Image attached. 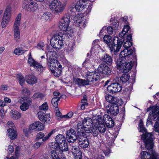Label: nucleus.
Returning a JSON list of instances; mask_svg holds the SVG:
<instances>
[{"label": "nucleus", "mask_w": 159, "mask_h": 159, "mask_svg": "<svg viewBox=\"0 0 159 159\" xmlns=\"http://www.w3.org/2000/svg\"><path fill=\"white\" fill-rule=\"evenodd\" d=\"M135 57L132 50L128 51L125 49L122 51L120 53V58L116 62V66L117 69L122 73L129 72L133 66L131 60Z\"/></svg>", "instance_id": "f257e3e1"}, {"label": "nucleus", "mask_w": 159, "mask_h": 159, "mask_svg": "<svg viewBox=\"0 0 159 159\" xmlns=\"http://www.w3.org/2000/svg\"><path fill=\"white\" fill-rule=\"evenodd\" d=\"M70 22L69 16L65 15L60 19L58 24L59 29L63 31L68 38L71 37L74 32L73 29L70 26Z\"/></svg>", "instance_id": "f03ea898"}, {"label": "nucleus", "mask_w": 159, "mask_h": 159, "mask_svg": "<svg viewBox=\"0 0 159 159\" xmlns=\"http://www.w3.org/2000/svg\"><path fill=\"white\" fill-rule=\"evenodd\" d=\"M139 132L145 133V134H143L141 136L142 139L143 140L145 144V147L148 150L152 149L153 147V135L150 133H146V130L143 127V124L141 120L139 125Z\"/></svg>", "instance_id": "7ed1b4c3"}, {"label": "nucleus", "mask_w": 159, "mask_h": 159, "mask_svg": "<svg viewBox=\"0 0 159 159\" xmlns=\"http://www.w3.org/2000/svg\"><path fill=\"white\" fill-rule=\"evenodd\" d=\"M111 37L108 35H105L103 38L104 41L106 43L110 48L111 52L114 51L116 54L119 52L121 48L122 42H119L118 38L117 37H115L114 38V46L112 44V40Z\"/></svg>", "instance_id": "20e7f679"}, {"label": "nucleus", "mask_w": 159, "mask_h": 159, "mask_svg": "<svg viewBox=\"0 0 159 159\" xmlns=\"http://www.w3.org/2000/svg\"><path fill=\"white\" fill-rule=\"evenodd\" d=\"M63 34L59 33L54 34L51 38L50 43L51 46L57 49H60L64 46Z\"/></svg>", "instance_id": "39448f33"}, {"label": "nucleus", "mask_w": 159, "mask_h": 159, "mask_svg": "<svg viewBox=\"0 0 159 159\" xmlns=\"http://www.w3.org/2000/svg\"><path fill=\"white\" fill-rule=\"evenodd\" d=\"M65 5L57 0H53L49 4V7L55 14L59 15L64 10Z\"/></svg>", "instance_id": "423d86ee"}, {"label": "nucleus", "mask_w": 159, "mask_h": 159, "mask_svg": "<svg viewBox=\"0 0 159 159\" xmlns=\"http://www.w3.org/2000/svg\"><path fill=\"white\" fill-rule=\"evenodd\" d=\"M22 14H18L16 17L14 23L12 31L14 34V39L16 42H18L20 39V31L19 29L21 23Z\"/></svg>", "instance_id": "0eeeda50"}, {"label": "nucleus", "mask_w": 159, "mask_h": 159, "mask_svg": "<svg viewBox=\"0 0 159 159\" xmlns=\"http://www.w3.org/2000/svg\"><path fill=\"white\" fill-rule=\"evenodd\" d=\"M22 8L30 12H35L38 7L37 3L32 0H24L22 2Z\"/></svg>", "instance_id": "6e6552de"}, {"label": "nucleus", "mask_w": 159, "mask_h": 159, "mask_svg": "<svg viewBox=\"0 0 159 159\" xmlns=\"http://www.w3.org/2000/svg\"><path fill=\"white\" fill-rule=\"evenodd\" d=\"M85 79L87 80L89 85L95 84L99 81L100 75L96 71L87 72L85 75Z\"/></svg>", "instance_id": "1a4fd4ad"}, {"label": "nucleus", "mask_w": 159, "mask_h": 159, "mask_svg": "<svg viewBox=\"0 0 159 159\" xmlns=\"http://www.w3.org/2000/svg\"><path fill=\"white\" fill-rule=\"evenodd\" d=\"M152 111L150 114V115L152 117L154 121H157L155 123L154 130L156 132H159V108L158 107L154 106L152 108Z\"/></svg>", "instance_id": "9d476101"}, {"label": "nucleus", "mask_w": 159, "mask_h": 159, "mask_svg": "<svg viewBox=\"0 0 159 159\" xmlns=\"http://www.w3.org/2000/svg\"><path fill=\"white\" fill-rule=\"evenodd\" d=\"M74 22L76 23V25L80 28H84L87 23V20L83 14H77L73 18Z\"/></svg>", "instance_id": "9b49d317"}, {"label": "nucleus", "mask_w": 159, "mask_h": 159, "mask_svg": "<svg viewBox=\"0 0 159 159\" xmlns=\"http://www.w3.org/2000/svg\"><path fill=\"white\" fill-rule=\"evenodd\" d=\"M77 139L79 144L81 147L84 148L88 147L89 144V141L84 133L81 132L80 133Z\"/></svg>", "instance_id": "f8f14e48"}, {"label": "nucleus", "mask_w": 159, "mask_h": 159, "mask_svg": "<svg viewBox=\"0 0 159 159\" xmlns=\"http://www.w3.org/2000/svg\"><path fill=\"white\" fill-rule=\"evenodd\" d=\"M28 63L30 66L38 70V71L41 72L44 70L43 67L38 62L35 61L33 59L31 56V53L28 57Z\"/></svg>", "instance_id": "ddd939ff"}, {"label": "nucleus", "mask_w": 159, "mask_h": 159, "mask_svg": "<svg viewBox=\"0 0 159 159\" xmlns=\"http://www.w3.org/2000/svg\"><path fill=\"white\" fill-rule=\"evenodd\" d=\"M121 85L118 83H113L108 86L107 91L112 93L120 92L122 89Z\"/></svg>", "instance_id": "4468645a"}, {"label": "nucleus", "mask_w": 159, "mask_h": 159, "mask_svg": "<svg viewBox=\"0 0 159 159\" xmlns=\"http://www.w3.org/2000/svg\"><path fill=\"white\" fill-rule=\"evenodd\" d=\"M19 101L20 102H23L20 106V108L21 110L24 111L28 109L31 103V100L27 97L21 98Z\"/></svg>", "instance_id": "2eb2a0df"}, {"label": "nucleus", "mask_w": 159, "mask_h": 159, "mask_svg": "<svg viewBox=\"0 0 159 159\" xmlns=\"http://www.w3.org/2000/svg\"><path fill=\"white\" fill-rule=\"evenodd\" d=\"M66 138L68 142L74 143L77 139L75 131L70 129L66 132Z\"/></svg>", "instance_id": "dca6fc26"}, {"label": "nucleus", "mask_w": 159, "mask_h": 159, "mask_svg": "<svg viewBox=\"0 0 159 159\" xmlns=\"http://www.w3.org/2000/svg\"><path fill=\"white\" fill-rule=\"evenodd\" d=\"M96 122L95 124L97 125V129L99 132L101 134L104 133L106 130V128L102 119L101 117H98V118L96 119L93 122L96 123Z\"/></svg>", "instance_id": "f3484780"}, {"label": "nucleus", "mask_w": 159, "mask_h": 159, "mask_svg": "<svg viewBox=\"0 0 159 159\" xmlns=\"http://www.w3.org/2000/svg\"><path fill=\"white\" fill-rule=\"evenodd\" d=\"M98 73L103 74L109 75L111 72L110 68L105 64H100L98 68Z\"/></svg>", "instance_id": "a211bd4d"}, {"label": "nucleus", "mask_w": 159, "mask_h": 159, "mask_svg": "<svg viewBox=\"0 0 159 159\" xmlns=\"http://www.w3.org/2000/svg\"><path fill=\"white\" fill-rule=\"evenodd\" d=\"M30 130L40 131L44 129L43 124L39 121H36L31 124L29 127Z\"/></svg>", "instance_id": "6ab92c4d"}, {"label": "nucleus", "mask_w": 159, "mask_h": 159, "mask_svg": "<svg viewBox=\"0 0 159 159\" xmlns=\"http://www.w3.org/2000/svg\"><path fill=\"white\" fill-rule=\"evenodd\" d=\"M103 120V123H105L106 126L108 128H111L114 125V122L111 118L108 115L106 114L104 115L103 118H101Z\"/></svg>", "instance_id": "aec40b11"}, {"label": "nucleus", "mask_w": 159, "mask_h": 159, "mask_svg": "<svg viewBox=\"0 0 159 159\" xmlns=\"http://www.w3.org/2000/svg\"><path fill=\"white\" fill-rule=\"evenodd\" d=\"M75 5L76 10L79 12L83 11L87 7L85 2L82 0L78 1Z\"/></svg>", "instance_id": "412c9836"}, {"label": "nucleus", "mask_w": 159, "mask_h": 159, "mask_svg": "<svg viewBox=\"0 0 159 159\" xmlns=\"http://www.w3.org/2000/svg\"><path fill=\"white\" fill-rule=\"evenodd\" d=\"M73 82L80 87L89 85L87 80L86 79H82L79 78H73Z\"/></svg>", "instance_id": "4be33fe9"}, {"label": "nucleus", "mask_w": 159, "mask_h": 159, "mask_svg": "<svg viewBox=\"0 0 159 159\" xmlns=\"http://www.w3.org/2000/svg\"><path fill=\"white\" fill-rule=\"evenodd\" d=\"M38 114L39 119L43 122H47L49 121L50 117L49 114H45L41 111L39 112Z\"/></svg>", "instance_id": "5701e85b"}, {"label": "nucleus", "mask_w": 159, "mask_h": 159, "mask_svg": "<svg viewBox=\"0 0 159 159\" xmlns=\"http://www.w3.org/2000/svg\"><path fill=\"white\" fill-rule=\"evenodd\" d=\"M25 80L27 84L33 85L35 84L37 82L36 77L31 75H27L25 77Z\"/></svg>", "instance_id": "b1692460"}, {"label": "nucleus", "mask_w": 159, "mask_h": 159, "mask_svg": "<svg viewBox=\"0 0 159 159\" xmlns=\"http://www.w3.org/2000/svg\"><path fill=\"white\" fill-rule=\"evenodd\" d=\"M119 112V107H117V106L116 105H112L108 111V113L109 114L110 113L115 116L118 114Z\"/></svg>", "instance_id": "393cba45"}, {"label": "nucleus", "mask_w": 159, "mask_h": 159, "mask_svg": "<svg viewBox=\"0 0 159 159\" xmlns=\"http://www.w3.org/2000/svg\"><path fill=\"white\" fill-rule=\"evenodd\" d=\"M96 119H94L93 120L90 118L89 117H87L85 118L83 121V124L85 126H88L89 127L92 126V127L93 126H95L96 125L95 124L96 123L94 122V121Z\"/></svg>", "instance_id": "a878e982"}, {"label": "nucleus", "mask_w": 159, "mask_h": 159, "mask_svg": "<svg viewBox=\"0 0 159 159\" xmlns=\"http://www.w3.org/2000/svg\"><path fill=\"white\" fill-rule=\"evenodd\" d=\"M17 133L16 127L12 122H11V139H15L17 137Z\"/></svg>", "instance_id": "bb28decb"}, {"label": "nucleus", "mask_w": 159, "mask_h": 159, "mask_svg": "<svg viewBox=\"0 0 159 159\" xmlns=\"http://www.w3.org/2000/svg\"><path fill=\"white\" fill-rule=\"evenodd\" d=\"M101 60L108 65H111L112 62L111 57L107 54H105L101 57Z\"/></svg>", "instance_id": "cd10ccee"}, {"label": "nucleus", "mask_w": 159, "mask_h": 159, "mask_svg": "<svg viewBox=\"0 0 159 159\" xmlns=\"http://www.w3.org/2000/svg\"><path fill=\"white\" fill-rule=\"evenodd\" d=\"M55 141L57 143V145L66 142L65 137L63 135L60 134L56 136Z\"/></svg>", "instance_id": "c85d7f7f"}, {"label": "nucleus", "mask_w": 159, "mask_h": 159, "mask_svg": "<svg viewBox=\"0 0 159 159\" xmlns=\"http://www.w3.org/2000/svg\"><path fill=\"white\" fill-rule=\"evenodd\" d=\"M50 70L54 76L58 77L61 75L62 72L61 66L60 65L59 66H58V67H56V68H55L54 69H53L52 70Z\"/></svg>", "instance_id": "c756f323"}, {"label": "nucleus", "mask_w": 159, "mask_h": 159, "mask_svg": "<svg viewBox=\"0 0 159 159\" xmlns=\"http://www.w3.org/2000/svg\"><path fill=\"white\" fill-rule=\"evenodd\" d=\"M73 143L70 145V149L72 151V152L74 156H75V154L77 153H79L80 154L81 153V152L79 151V148L77 146L75 145V144Z\"/></svg>", "instance_id": "7c9ffc66"}, {"label": "nucleus", "mask_w": 159, "mask_h": 159, "mask_svg": "<svg viewBox=\"0 0 159 159\" xmlns=\"http://www.w3.org/2000/svg\"><path fill=\"white\" fill-rule=\"evenodd\" d=\"M64 143H63L57 145L56 148L53 147V148H56L57 147H58L59 151L60 152H63L67 151L68 150V147L67 142Z\"/></svg>", "instance_id": "2f4dec72"}, {"label": "nucleus", "mask_w": 159, "mask_h": 159, "mask_svg": "<svg viewBox=\"0 0 159 159\" xmlns=\"http://www.w3.org/2000/svg\"><path fill=\"white\" fill-rule=\"evenodd\" d=\"M3 19L10 20V6L8 5L7 6L3 17Z\"/></svg>", "instance_id": "473e14b6"}, {"label": "nucleus", "mask_w": 159, "mask_h": 159, "mask_svg": "<svg viewBox=\"0 0 159 159\" xmlns=\"http://www.w3.org/2000/svg\"><path fill=\"white\" fill-rule=\"evenodd\" d=\"M45 52L47 54V59H52L53 58H55V56L56 55V53L55 52L52 51V48L49 49L47 53L46 52Z\"/></svg>", "instance_id": "72a5a7b5"}, {"label": "nucleus", "mask_w": 159, "mask_h": 159, "mask_svg": "<svg viewBox=\"0 0 159 159\" xmlns=\"http://www.w3.org/2000/svg\"><path fill=\"white\" fill-rule=\"evenodd\" d=\"M151 152L150 151L149 153L147 152L143 151L140 153L141 159H150L151 157Z\"/></svg>", "instance_id": "f704fd0d"}, {"label": "nucleus", "mask_w": 159, "mask_h": 159, "mask_svg": "<svg viewBox=\"0 0 159 159\" xmlns=\"http://www.w3.org/2000/svg\"><path fill=\"white\" fill-rule=\"evenodd\" d=\"M11 116L12 118L16 120L20 118V115L17 111L12 110L11 111Z\"/></svg>", "instance_id": "c9c22d12"}, {"label": "nucleus", "mask_w": 159, "mask_h": 159, "mask_svg": "<svg viewBox=\"0 0 159 159\" xmlns=\"http://www.w3.org/2000/svg\"><path fill=\"white\" fill-rule=\"evenodd\" d=\"M49 67L50 70H53V69H54L56 67H58V66H59L61 65L58 61H54V63L52 64L50 63V64L47 65Z\"/></svg>", "instance_id": "e433bc0d"}, {"label": "nucleus", "mask_w": 159, "mask_h": 159, "mask_svg": "<svg viewBox=\"0 0 159 159\" xmlns=\"http://www.w3.org/2000/svg\"><path fill=\"white\" fill-rule=\"evenodd\" d=\"M105 99L108 102L111 103L112 105L115 102V100H116V98L111 95H108L105 96Z\"/></svg>", "instance_id": "4c0bfd02"}, {"label": "nucleus", "mask_w": 159, "mask_h": 159, "mask_svg": "<svg viewBox=\"0 0 159 159\" xmlns=\"http://www.w3.org/2000/svg\"><path fill=\"white\" fill-rule=\"evenodd\" d=\"M129 29V26L128 25H125L122 32L119 34L120 36L121 37H123Z\"/></svg>", "instance_id": "58836bf2"}, {"label": "nucleus", "mask_w": 159, "mask_h": 159, "mask_svg": "<svg viewBox=\"0 0 159 159\" xmlns=\"http://www.w3.org/2000/svg\"><path fill=\"white\" fill-rule=\"evenodd\" d=\"M17 77L19 84L21 86H22L25 83V79L24 78L23 76L21 74H18Z\"/></svg>", "instance_id": "ea45409f"}, {"label": "nucleus", "mask_w": 159, "mask_h": 159, "mask_svg": "<svg viewBox=\"0 0 159 159\" xmlns=\"http://www.w3.org/2000/svg\"><path fill=\"white\" fill-rule=\"evenodd\" d=\"M130 76L128 74H124L120 77V80L122 82L125 83L129 80Z\"/></svg>", "instance_id": "a19ab883"}, {"label": "nucleus", "mask_w": 159, "mask_h": 159, "mask_svg": "<svg viewBox=\"0 0 159 159\" xmlns=\"http://www.w3.org/2000/svg\"><path fill=\"white\" fill-rule=\"evenodd\" d=\"M61 97V96H60ZM61 97H54L53 98L51 101L52 104L53 106L55 107H57L58 106V101L60 99Z\"/></svg>", "instance_id": "79ce46f5"}, {"label": "nucleus", "mask_w": 159, "mask_h": 159, "mask_svg": "<svg viewBox=\"0 0 159 159\" xmlns=\"http://www.w3.org/2000/svg\"><path fill=\"white\" fill-rule=\"evenodd\" d=\"M44 97L43 94L40 93H34L32 96L33 99H35L37 98L42 99Z\"/></svg>", "instance_id": "37998d69"}, {"label": "nucleus", "mask_w": 159, "mask_h": 159, "mask_svg": "<svg viewBox=\"0 0 159 159\" xmlns=\"http://www.w3.org/2000/svg\"><path fill=\"white\" fill-rule=\"evenodd\" d=\"M132 42H130V41H126L125 42V43H124V47L125 48V49H127L128 51H129V50H128L127 49V48L130 47L131 46H132ZM132 50L133 51V53H134V52H135V50H134V48H133V50L132 49H129V50Z\"/></svg>", "instance_id": "c03bdc74"}, {"label": "nucleus", "mask_w": 159, "mask_h": 159, "mask_svg": "<svg viewBox=\"0 0 159 159\" xmlns=\"http://www.w3.org/2000/svg\"><path fill=\"white\" fill-rule=\"evenodd\" d=\"M26 50L22 49L20 48H18L14 51V53L16 55H19L24 53Z\"/></svg>", "instance_id": "a18cd8bd"}, {"label": "nucleus", "mask_w": 159, "mask_h": 159, "mask_svg": "<svg viewBox=\"0 0 159 159\" xmlns=\"http://www.w3.org/2000/svg\"><path fill=\"white\" fill-rule=\"evenodd\" d=\"M91 60V59H86L85 61L82 64L83 66H88L91 65H93L94 64V63L93 61L92 63L90 62Z\"/></svg>", "instance_id": "49530a36"}, {"label": "nucleus", "mask_w": 159, "mask_h": 159, "mask_svg": "<svg viewBox=\"0 0 159 159\" xmlns=\"http://www.w3.org/2000/svg\"><path fill=\"white\" fill-rule=\"evenodd\" d=\"M75 11L76 10L75 4L71 5L68 8L69 12H70L72 15H74V14L75 13Z\"/></svg>", "instance_id": "de8ad7c7"}, {"label": "nucleus", "mask_w": 159, "mask_h": 159, "mask_svg": "<svg viewBox=\"0 0 159 159\" xmlns=\"http://www.w3.org/2000/svg\"><path fill=\"white\" fill-rule=\"evenodd\" d=\"M158 156V154L154 150H151L150 159H159L157 158Z\"/></svg>", "instance_id": "09e8293b"}, {"label": "nucleus", "mask_w": 159, "mask_h": 159, "mask_svg": "<svg viewBox=\"0 0 159 159\" xmlns=\"http://www.w3.org/2000/svg\"><path fill=\"white\" fill-rule=\"evenodd\" d=\"M85 125H83V121L82 122H79L77 125V130L79 132H81L83 131V128Z\"/></svg>", "instance_id": "8fccbe9b"}, {"label": "nucleus", "mask_w": 159, "mask_h": 159, "mask_svg": "<svg viewBox=\"0 0 159 159\" xmlns=\"http://www.w3.org/2000/svg\"><path fill=\"white\" fill-rule=\"evenodd\" d=\"M55 132V131L54 130H53L51 131L49 133L47 136L45 137H43L42 138V141L43 142H45L48 139H49V138L52 135V134Z\"/></svg>", "instance_id": "3c124183"}, {"label": "nucleus", "mask_w": 159, "mask_h": 159, "mask_svg": "<svg viewBox=\"0 0 159 159\" xmlns=\"http://www.w3.org/2000/svg\"><path fill=\"white\" fill-rule=\"evenodd\" d=\"M92 126L89 127L88 126H85L83 128V131L84 130L86 133H89L91 132ZM83 132V131H81L80 133Z\"/></svg>", "instance_id": "603ef678"}, {"label": "nucleus", "mask_w": 159, "mask_h": 159, "mask_svg": "<svg viewBox=\"0 0 159 159\" xmlns=\"http://www.w3.org/2000/svg\"><path fill=\"white\" fill-rule=\"evenodd\" d=\"M115 102L113 104V105H116L117 107H118L120 106L123 103V101L121 99H117L116 98V100H115Z\"/></svg>", "instance_id": "864d4df0"}, {"label": "nucleus", "mask_w": 159, "mask_h": 159, "mask_svg": "<svg viewBox=\"0 0 159 159\" xmlns=\"http://www.w3.org/2000/svg\"><path fill=\"white\" fill-rule=\"evenodd\" d=\"M48 107L47 102L44 103L41 106L39 107L40 110H46L48 109Z\"/></svg>", "instance_id": "5fc2aeb1"}, {"label": "nucleus", "mask_w": 159, "mask_h": 159, "mask_svg": "<svg viewBox=\"0 0 159 159\" xmlns=\"http://www.w3.org/2000/svg\"><path fill=\"white\" fill-rule=\"evenodd\" d=\"M91 130V131L90 133H91L94 136L96 137L98 135L99 131L97 129V127H96L95 129L92 128Z\"/></svg>", "instance_id": "6e6d98bb"}, {"label": "nucleus", "mask_w": 159, "mask_h": 159, "mask_svg": "<svg viewBox=\"0 0 159 159\" xmlns=\"http://www.w3.org/2000/svg\"><path fill=\"white\" fill-rule=\"evenodd\" d=\"M20 149L19 147L18 146L16 147L15 150V157L12 156L11 157V159H16V158H18Z\"/></svg>", "instance_id": "4d7b16f0"}, {"label": "nucleus", "mask_w": 159, "mask_h": 159, "mask_svg": "<svg viewBox=\"0 0 159 159\" xmlns=\"http://www.w3.org/2000/svg\"><path fill=\"white\" fill-rule=\"evenodd\" d=\"M45 44L43 42H39L37 46V48L39 50H43Z\"/></svg>", "instance_id": "13d9d810"}, {"label": "nucleus", "mask_w": 159, "mask_h": 159, "mask_svg": "<svg viewBox=\"0 0 159 159\" xmlns=\"http://www.w3.org/2000/svg\"><path fill=\"white\" fill-rule=\"evenodd\" d=\"M21 93L25 95H28L30 94V91L26 88H23Z\"/></svg>", "instance_id": "bf43d9fd"}, {"label": "nucleus", "mask_w": 159, "mask_h": 159, "mask_svg": "<svg viewBox=\"0 0 159 159\" xmlns=\"http://www.w3.org/2000/svg\"><path fill=\"white\" fill-rule=\"evenodd\" d=\"M44 136V134L42 132H39L38 133L36 136V139L37 140L42 139Z\"/></svg>", "instance_id": "052dcab7"}, {"label": "nucleus", "mask_w": 159, "mask_h": 159, "mask_svg": "<svg viewBox=\"0 0 159 159\" xmlns=\"http://www.w3.org/2000/svg\"><path fill=\"white\" fill-rule=\"evenodd\" d=\"M9 22V20H4L2 19V21L1 22L2 27V28L5 27L7 25V24Z\"/></svg>", "instance_id": "680f3d73"}, {"label": "nucleus", "mask_w": 159, "mask_h": 159, "mask_svg": "<svg viewBox=\"0 0 159 159\" xmlns=\"http://www.w3.org/2000/svg\"><path fill=\"white\" fill-rule=\"evenodd\" d=\"M30 130L29 129H24L23 130V132L25 136L28 137L30 133Z\"/></svg>", "instance_id": "e2e57ef3"}, {"label": "nucleus", "mask_w": 159, "mask_h": 159, "mask_svg": "<svg viewBox=\"0 0 159 159\" xmlns=\"http://www.w3.org/2000/svg\"><path fill=\"white\" fill-rule=\"evenodd\" d=\"M42 144V142H37L34 144L33 147L35 149H37L39 148Z\"/></svg>", "instance_id": "0e129e2a"}, {"label": "nucleus", "mask_w": 159, "mask_h": 159, "mask_svg": "<svg viewBox=\"0 0 159 159\" xmlns=\"http://www.w3.org/2000/svg\"><path fill=\"white\" fill-rule=\"evenodd\" d=\"M73 115V112L71 111L69 112L67 115H64L63 117L66 118H71Z\"/></svg>", "instance_id": "69168bd1"}, {"label": "nucleus", "mask_w": 159, "mask_h": 159, "mask_svg": "<svg viewBox=\"0 0 159 159\" xmlns=\"http://www.w3.org/2000/svg\"><path fill=\"white\" fill-rule=\"evenodd\" d=\"M10 123L9 122H8L6 126V128H8L7 129V136H8V137L9 138H10V128H9V126L10 125Z\"/></svg>", "instance_id": "338daca9"}, {"label": "nucleus", "mask_w": 159, "mask_h": 159, "mask_svg": "<svg viewBox=\"0 0 159 159\" xmlns=\"http://www.w3.org/2000/svg\"><path fill=\"white\" fill-rule=\"evenodd\" d=\"M57 61L55 58H53L52 59H47V64H50V63H52V64L54 63V61Z\"/></svg>", "instance_id": "774afa93"}]
</instances>
